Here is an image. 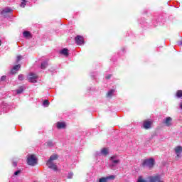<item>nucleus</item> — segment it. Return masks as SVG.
Returning <instances> with one entry per match:
<instances>
[{
  "label": "nucleus",
  "instance_id": "1",
  "mask_svg": "<svg viewBox=\"0 0 182 182\" xmlns=\"http://www.w3.org/2000/svg\"><path fill=\"white\" fill-rule=\"evenodd\" d=\"M156 161L153 158H150L149 159H144L142 162L143 167H149V168H153L154 167V164Z\"/></svg>",
  "mask_w": 182,
  "mask_h": 182
},
{
  "label": "nucleus",
  "instance_id": "2",
  "mask_svg": "<svg viewBox=\"0 0 182 182\" xmlns=\"http://www.w3.org/2000/svg\"><path fill=\"white\" fill-rule=\"evenodd\" d=\"M27 164L28 166H36L38 164V158L33 154L29 155L27 158Z\"/></svg>",
  "mask_w": 182,
  "mask_h": 182
},
{
  "label": "nucleus",
  "instance_id": "3",
  "mask_svg": "<svg viewBox=\"0 0 182 182\" xmlns=\"http://www.w3.org/2000/svg\"><path fill=\"white\" fill-rule=\"evenodd\" d=\"M36 79H38V75H36V74L33 73L28 74V80L31 82V83H36Z\"/></svg>",
  "mask_w": 182,
  "mask_h": 182
},
{
  "label": "nucleus",
  "instance_id": "4",
  "mask_svg": "<svg viewBox=\"0 0 182 182\" xmlns=\"http://www.w3.org/2000/svg\"><path fill=\"white\" fill-rule=\"evenodd\" d=\"M148 180L149 181V182H164L161 181L160 175H156L155 176H149Z\"/></svg>",
  "mask_w": 182,
  "mask_h": 182
},
{
  "label": "nucleus",
  "instance_id": "5",
  "mask_svg": "<svg viewBox=\"0 0 182 182\" xmlns=\"http://www.w3.org/2000/svg\"><path fill=\"white\" fill-rule=\"evenodd\" d=\"M47 166L48 167V168H51L52 170H54L55 171H56V170H58V166H56V164H53V161H48L46 163Z\"/></svg>",
  "mask_w": 182,
  "mask_h": 182
},
{
  "label": "nucleus",
  "instance_id": "6",
  "mask_svg": "<svg viewBox=\"0 0 182 182\" xmlns=\"http://www.w3.org/2000/svg\"><path fill=\"white\" fill-rule=\"evenodd\" d=\"M75 42L77 45H83V43H85V39L82 36H77L75 37Z\"/></svg>",
  "mask_w": 182,
  "mask_h": 182
},
{
  "label": "nucleus",
  "instance_id": "7",
  "mask_svg": "<svg viewBox=\"0 0 182 182\" xmlns=\"http://www.w3.org/2000/svg\"><path fill=\"white\" fill-rule=\"evenodd\" d=\"M115 177L114 176L112 175L110 176H107L106 178L103 177L100 178V181L99 182H107L108 180H114Z\"/></svg>",
  "mask_w": 182,
  "mask_h": 182
},
{
  "label": "nucleus",
  "instance_id": "8",
  "mask_svg": "<svg viewBox=\"0 0 182 182\" xmlns=\"http://www.w3.org/2000/svg\"><path fill=\"white\" fill-rule=\"evenodd\" d=\"M20 69H21V65L20 64L14 65L13 69L11 70V75H15V73H16V72H18V70H19Z\"/></svg>",
  "mask_w": 182,
  "mask_h": 182
},
{
  "label": "nucleus",
  "instance_id": "9",
  "mask_svg": "<svg viewBox=\"0 0 182 182\" xmlns=\"http://www.w3.org/2000/svg\"><path fill=\"white\" fill-rule=\"evenodd\" d=\"M172 120H173V119H171V117H168L164 121V124H166V126H168V127L171 126V121Z\"/></svg>",
  "mask_w": 182,
  "mask_h": 182
},
{
  "label": "nucleus",
  "instance_id": "10",
  "mask_svg": "<svg viewBox=\"0 0 182 182\" xmlns=\"http://www.w3.org/2000/svg\"><path fill=\"white\" fill-rule=\"evenodd\" d=\"M11 12H12V9L8 8L2 10L1 14L3 15V16H6L8 14H10Z\"/></svg>",
  "mask_w": 182,
  "mask_h": 182
},
{
  "label": "nucleus",
  "instance_id": "11",
  "mask_svg": "<svg viewBox=\"0 0 182 182\" xmlns=\"http://www.w3.org/2000/svg\"><path fill=\"white\" fill-rule=\"evenodd\" d=\"M143 126H144V128H145L146 129H150V127H151V121H149V120L144 121Z\"/></svg>",
  "mask_w": 182,
  "mask_h": 182
},
{
  "label": "nucleus",
  "instance_id": "12",
  "mask_svg": "<svg viewBox=\"0 0 182 182\" xmlns=\"http://www.w3.org/2000/svg\"><path fill=\"white\" fill-rule=\"evenodd\" d=\"M61 55H64V56H66V58H68V56H69V50H68V48H63L61 51H60Z\"/></svg>",
  "mask_w": 182,
  "mask_h": 182
},
{
  "label": "nucleus",
  "instance_id": "13",
  "mask_svg": "<svg viewBox=\"0 0 182 182\" xmlns=\"http://www.w3.org/2000/svg\"><path fill=\"white\" fill-rule=\"evenodd\" d=\"M59 159V156L56 154H53L52 156H50V159L48 161H53L54 160H58Z\"/></svg>",
  "mask_w": 182,
  "mask_h": 182
},
{
  "label": "nucleus",
  "instance_id": "14",
  "mask_svg": "<svg viewBox=\"0 0 182 182\" xmlns=\"http://www.w3.org/2000/svg\"><path fill=\"white\" fill-rule=\"evenodd\" d=\"M57 127L58 129H65L66 124H65V122H57Z\"/></svg>",
  "mask_w": 182,
  "mask_h": 182
},
{
  "label": "nucleus",
  "instance_id": "15",
  "mask_svg": "<svg viewBox=\"0 0 182 182\" xmlns=\"http://www.w3.org/2000/svg\"><path fill=\"white\" fill-rule=\"evenodd\" d=\"M176 154H180L182 151V146H178L175 147L174 149Z\"/></svg>",
  "mask_w": 182,
  "mask_h": 182
},
{
  "label": "nucleus",
  "instance_id": "16",
  "mask_svg": "<svg viewBox=\"0 0 182 182\" xmlns=\"http://www.w3.org/2000/svg\"><path fill=\"white\" fill-rule=\"evenodd\" d=\"M101 154H102L103 156H107V154H109V149L108 148H103L101 150Z\"/></svg>",
  "mask_w": 182,
  "mask_h": 182
},
{
  "label": "nucleus",
  "instance_id": "17",
  "mask_svg": "<svg viewBox=\"0 0 182 182\" xmlns=\"http://www.w3.org/2000/svg\"><path fill=\"white\" fill-rule=\"evenodd\" d=\"M115 90H110L109 91L107 92V97H112L113 96V93H114Z\"/></svg>",
  "mask_w": 182,
  "mask_h": 182
},
{
  "label": "nucleus",
  "instance_id": "18",
  "mask_svg": "<svg viewBox=\"0 0 182 182\" xmlns=\"http://www.w3.org/2000/svg\"><path fill=\"white\" fill-rule=\"evenodd\" d=\"M41 69H46L48 68V62L44 61L41 63Z\"/></svg>",
  "mask_w": 182,
  "mask_h": 182
},
{
  "label": "nucleus",
  "instance_id": "19",
  "mask_svg": "<svg viewBox=\"0 0 182 182\" xmlns=\"http://www.w3.org/2000/svg\"><path fill=\"white\" fill-rule=\"evenodd\" d=\"M23 36H24V38H29V36H31V32H29V31H24L23 33Z\"/></svg>",
  "mask_w": 182,
  "mask_h": 182
},
{
  "label": "nucleus",
  "instance_id": "20",
  "mask_svg": "<svg viewBox=\"0 0 182 182\" xmlns=\"http://www.w3.org/2000/svg\"><path fill=\"white\" fill-rule=\"evenodd\" d=\"M176 96L178 97V98L181 99V97H182V90H178L176 92Z\"/></svg>",
  "mask_w": 182,
  "mask_h": 182
},
{
  "label": "nucleus",
  "instance_id": "21",
  "mask_svg": "<svg viewBox=\"0 0 182 182\" xmlns=\"http://www.w3.org/2000/svg\"><path fill=\"white\" fill-rule=\"evenodd\" d=\"M23 92V87H20L19 89L16 90L18 95H21Z\"/></svg>",
  "mask_w": 182,
  "mask_h": 182
},
{
  "label": "nucleus",
  "instance_id": "22",
  "mask_svg": "<svg viewBox=\"0 0 182 182\" xmlns=\"http://www.w3.org/2000/svg\"><path fill=\"white\" fill-rule=\"evenodd\" d=\"M26 6V0H22V2L20 6H21V8H25Z\"/></svg>",
  "mask_w": 182,
  "mask_h": 182
},
{
  "label": "nucleus",
  "instance_id": "23",
  "mask_svg": "<svg viewBox=\"0 0 182 182\" xmlns=\"http://www.w3.org/2000/svg\"><path fill=\"white\" fill-rule=\"evenodd\" d=\"M18 80H21V81L25 80V77H23V75H22V74L18 75Z\"/></svg>",
  "mask_w": 182,
  "mask_h": 182
},
{
  "label": "nucleus",
  "instance_id": "24",
  "mask_svg": "<svg viewBox=\"0 0 182 182\" xmlns=\"http://www.w3.org/2000/svg\"><path fill=\"white\" fill-rule=\"evenodd\" d=\"M43 106H49V105H50L49 100H45L43 102Z\"/></svg>",
  "mask_w": 182,
  "mask_h": 182
},
{
  "label": "nucleus",
  "instance_id": "25",
  "mask_svg": "<svg viewBox=\"0 0 182 182\" xmlns=\"http://www.w3.org/2000/svg\"><path fill=\"white\" fill-rule=\"evenodd\" d=\"M48 147H53V142L52 141H48L47 142Z\"/></svg>",
  "mask_w": 182,
  "mask_h": 182
},
{
  "label": "nucleus",
  "instance_id": "26",
  "mask_svg": "<svg viewBox=\"0 0 182 182\" xmlns=\"http://www.w3.org/2000/svg\"><path fill=\"white\" fill-rule=\"evenodd\" d=\"M136 182H147V181L143 179V177L139 176Z\"/></svg>",
  "mask_w": 182,
  "mask_h": 182
},
{
  "label": "nucleus",
  "instance_id": "27",
  "mask_svg": "<svg viewBox=\"0 0 182 182\" xmlns=\"http://www.w3.org/2000/svg\"><path fill=\"white\" fill-rule=\"evenodd\" d=\"M112 163H114V164H119V163H120V160H112Z\"/></svg>",
  "mask_w": 182,
  "mask_h": 182
},
{
  "label": "nucleus",
  "instance_id": "28",
  "mask_svg": "<svg viewBox=\"0 0 182 182\" xmlns=\"http://www.w3.org/2000/svg\"><path fill=\"white\" fill-rule=\"evenodd\" d=\"M1 82H4V80H6V75H3L1 77Z\"/></svg>",
  "mask_w": 182,
  "mask_h": 182
},
{
  "label": "nucleus",
  "instance_id": "29",
  "mask_svg": "<svg viewBox=\"0 0 182 182\" xmlns=\"http://www.w3.org/2000/svg\"><path fill=\"white\" fill-rule=\"evenodd\" d=\"M21 170H18L14 173V176H18V174H21Z\"/></svg>",
  "mask_w": 182,
  "mask_h": 182
},
{
  "label": "nucleus",
  "instance_id": "30",
  "mask_svg": "<svg viewBox=\"0 0 182 182\" xmlns=\"http://www.w3.org/2000/svg\"><path fill=\"white\" fill-rule=\"evenodd\" d=\"M21 59H22V56L21 55H18L17 56V62H19V60H21Z\"/></svg>",
  "mask_w": 182,
  "mask_h": 182
},
{
  "label": "nucleus",
  "instance_id": "31",
  "mask_svg": "<svg viewBox=\"0 0 182 182\" xmlns=\"http://www.w3.org/2000/svg\"><path fill=\"white\" fill-rule=\"evenodd\" d=\"M110 77H112V74H109V75H107L105 77V79L109 80V79H110Z\"/></svg>",
  "mask_w": 182,
  "mask_h": 182
},
{
  "label": "nucleus",
  "instance_id": "32",
  "mask_svg": "<svg viewBox=\"0 0 182 182\" xmlns=\"http://www.w3.org/2000/svg\"><path fill=\"white\" fill-rule=\"evenodd\" d=\"M180 154H176V160H178V159L180 158Z\"/></svg>",
  "mask_w": 182,
  "mask_h": 182
},
{
  "label": "nucleus",
  "instance_id": "33",
  "mask_svg": "<svg viewBox=\"0 0 182 182\" xmlns=\"http://www.w3.org/2000/svg\"><path fill=\"white\" fill-rule=\"evenodd\" d=\"M13 166H14V167H16V166H18V163L16 162V161H14V162H13Z\"/></svg>",
  "mask_w": 182,
  "mask_h": 182
},
{
  "label": "nucleus",
  "instance_id": "34",
  "mask_svg": "<svg viewBox=\"0 0 182 182\" xmlns=\"http://www.w3.org/2000/svg\"><path fill=\"white\" fill-rule=\"evenodd\" d=\"M114 159H116V156H111V158H110V160H114Z\"/></svg>",
  "mask_w": 182,
  "mask_h": 182
},
{
  "label": "nucleus",
  "instance_id": "35",
  "mask_svg": "<svg viewBox=\"0 0 182 182\" xmlns=\"http://www.w3.org/2000/svg\"><path fill=\"white\" fill-rule=\"evenodd\" d=\"M2 45V41L0 40V46Z\"/></svg>",
  "mask_w": 182,
  "mask_h": 182
},
{
  "label": "nucleus",
  "instance_id": "36",
  "mask_svg": "<svg viewBox=\"0 0 182 182\" xmlns=\"http://www.w3.org/2000/svg\"><path fill=\"white\" fill-rule=\"evenodd\" d=\"M179 45H182V41L179 42Z\"/></svg>",
  "mask_w": 182,
  "mask_h": 182
}]
</instances>
